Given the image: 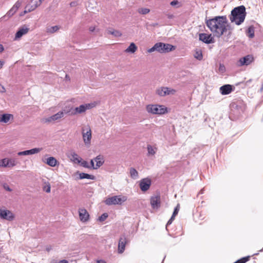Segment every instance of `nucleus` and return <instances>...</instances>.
Here are the masks:
<instances>
[{"label":"nucleus","instance_id":"obj_13","mask_svg":"<svg viewBox=\"0 0 263 263\" xmlns=\"http://www.w3.org/2000/svg\"><path fill=\"white\" fill-rule=\"evenodd\" d=\"M253 57L251 55H247L243 58H240L238 61L237 65L239 66L243 65L248 66L253 61Z\"/></svg>","mask_w":263,"mask_h":263},{"label":"nucleus","instance_id":"obj_50","mask_svg":"<svg viewBox=\"0 0 263 263\" xmlns=\"http://www.w3.org/2000/svg\"><path fill=\"white\" fill-rule=\"evenodd\" d=\"M4 50V48L2 44H0V52H2Z\"/></svg>","mask_w":263,"mask_h":263},{"label":"nucleus","instance_id":"obj_55","mask_svg":"<svg viewBox=\"0 0 263 263\" xmlns=\"http://www.w3.org/2000/svg\"><path fill=\"white\" fill-rule=\"evenodd\" d=\"M237 103L238 102H236V103H233V104H232V106H235V107H238V104H237Z\"/></svg>","mask_w":263,"mask_h":263},{"label":"nucleus","instance_id":"obj_58","mask_svg":"<svg viewBox=\"0 0 263 263\" xmlns=\"http://www.w3.org/2000/svg\"><path fill=\"white\" fill-rule=\"evenodd\" d=\"M158 25V24H157V23H156V24H154V25H153V26H156V25Z\"/></svg>","mask_w":263,"mask_h":263},{"label":"nucleus","instance_id":"obj_47","mask_svg":"<svg viewBox=\"0 0 263 263\" xmlns=\"http://www.w3.org/2000/svg\"><path fill=\"white\" fill-rule=\"evenodd\" d=\"M90 164H91V167H92L93 169H95V165L94 164L93 160H92V159L91 160Z\"/></svg>","mask_w":263,"mask_h":263},{"label":"nucleus","instance_id":"obj_56","mask_svg":"<svg viewBox=\"0 0 263 263\" xmlns=\"http://www.w3.org/2000/svg\"><path fill=\"white\" fill-rule=\"evenodd\" d=\"M74 4H75V3L74 2H71L70 3V5L71 6H74Z\"/></svg>","mask_w":263,"mask_h":263},{"label":"nucleus","instance_id":"obj_17","mask_svg":"<svg viewBox=\"0 0 263 263\" xmlns=\"http://www.w3.org/2000/svg\"><path fill=\"white\" fill-rule=\"evenodd\" d=\"M68 112H69L68 111H65V112H64L63 111H59L56 114L49 117L47 119V121L48 122H51L52 121L58 120L61 119V118L63 117L65 113L67 114Z\"/></svg>","mask_w":263,"mask_h":263},{"label":"nucleus","instance_id":"obj_25","mask_svg":"<svg viewBox=\"0 0 263 263\" xmlns=\"http://www.w3.org/2000/svg\"><path fill=\"white\" fill-rule=\"evenodd\" d=\"M71 160L76 163H80L82 159L75 153L71 154Z\"/></svg>","mask_w":263,"mask_h":263},{"label":"nucleus","instance_id":"obj_35","mask_svg":"<svg viewBox=\"0 0 263 263\" xmlns=\"http://www.w3.org/2000/svg\"><path fill=\"white\" fill-rule=\"evenodd\" d=\"M8 159L4 158L0 160V167H7Z\"/></svg>","mask_w":263,"mask_h":263},{"label":"nucleus","instance_id":"obj_5","mask_svg":"<svg viewBox=\"0 0 263 263\" xmlns=\"http://www.w3.org/2000/svg\"><path fill=\"white\" fill-rule=\"evenodd\" d=\"M82 134L84 142L89 144L91 139V130L89 125H85L82 128Z\"/></svg>","mask_w":263,"mask_h":263},{"label":"nucleus","instance_id":"obj_36","mask_svg":"<svg viewBox=\"0 0 263 263\" xmlns=\"http://www.w3.org/2000/svg\"><path fill=\"white\" fill-rule=\"evenodd\" d=\"M108 216L107 213H104L99 217L98 220L101 222L104 221L108 217Z\"/></svg>","mask_w":263,"mask_h":263},{"label":"nucleus","instance_id":"obj_52","mask_svg":"<svg viewBox=\"0 0 263 263\" xmlns=\"http://www.w3.org/2000/svg\"><path fill=\"white\" fill-rule=\"evenodd\" d=\"M4 64V62L0 61V68H2Z\"/></svg>","mask_w":263,"mask_h":263},{"label":"nucleus","instance_id":"obj_26","mask_svg":"<svg viewBox=\"0 0 263 263\" xmlns=\"http://www.w3.org/2000/svg\"><path fill=\"white\" fill-rule=\"evenodd\" d=\"M17 164V161L15 158L8 159L7 167H12L15 166Z\"/></svg>","mask_w":263,"mask_h":263},{"label":"nucleus","instance_id":"obj_24","mask_svg":"<svg viewBox=\"0 0 263 263\" xmlns=\"http://www.w3.org/2000/svg\"><path fill=\"white\" fill-rule=\"evenodd\" d=\"M79 178L80 179H88L94 180V179H95V176L93 175H89L88 174L81 173L79 174Z\"/></svg>","mask_w":263,"mask_h":263},{"label":"nucleus","instance_id":"obj_15","mask_svg":"<svg viewBox=\"0 0 263 263\" xmlns=\"http://www.w3.org/2000/svg\"><path fill=\"white\" fill-rule=\"evenodd\" d=\"M151 204L153 209H158L160 206L161 199L160 196L157 195L152 196L151 198Z\"/></svg>","mask_w":263,"mask_h":263},{"label":"nucleus","instance_id":"obj_18","mask_svg":"<svg viewBox=\"0 0 263 263\" xmlns=\"http://www.w3.org/2000/svg\"><path fill=\"white\" fill-rule=\"evenodd\" d=\"M232 90V86L229 84L224 85L220 88V91L223 95L230 93Z\"/></svg>","mask_w":263,"mask_h":263},{"label":"nucleus","instance_id":"obj_6","mask_svg":"<svg viewBox=\"0 0 263 263\" xmlns=\"http://www.w3.org/2000/svg\"><path fill=\"white\" fill-rule=\"evenodd\" d=\"M157 51L160 53H166L172 51L175 49V46L161 42L156 43Z\"/></svg>","mask_w":263,"mask_h":263},{"label":"nucleus","instance_id":"obj_32","mask_svg":"<svg viewBox=\"0 0 263 263\" xmlns=\"http://www.w3.org/2000/svg\"><path fill=\"white\" fill-rule=\"evenodd\" d=\"M138 12L142 14H146L150 12V9L146 8H139Z\"/></svg>","mask_w":263,"mask_h":263},{"label":"nucleus","instance_id":"obj_14","mask_svg":"<svg viewBox=\"0 0 263 263\" xmlns=\"http://www.w3.org/2000/svg\"><path fill=\"white\" fill-rule=\"evenodd\" d=\"M151 185V180L148 178L142 179L139 184L140 189L143 192L147 191L149 189Z\"/></svg>","mask_w":263,"mask_h":263},{"label":"nucleus","instance_id":"obj_3","mask_svg":"<svg viewBox=\"0 0 263 263\" xmlns=\"http://www.w3.org/2000/svg\"><path fill=\"white\" fill-rule=\"evenodd\" d=\"M146 110L153 114H164L167 112V108L162 105H148L146 106Z\"/></svg>","mask_w":263,"mask_h":263},{"label":"nucleus","instance_id":"obj_41","mask_svg":"<svg viewBox=\"0 0 263 263\" xmlns=\"http://www.w3.org/2000/svg\"><path fill=\"white\" fill-rule=\"evenodd\" d=\"M179 209H180V205H179V204H178L177 205L175 208L173 214L174 215L176 216L178 214V212L179 211Z\"/></svg>","mask_w":263,"mask_h":263},{"label":"nucleus","instance_id":"obj_48","mask_svg":"<svg viewBox=\"0 0 263 263\" xmlns=\"http://www.w3.org/2000/svg\"><path fill=\"white\" fill-rule=\"evenodd\" d=\"M68 261L65 259H63L56 263H68Z\"/></svg>","mask_w":263,"mask_h":263},{"label":"nucleus","instance_id":"obj_9","mask_svg":"<svg viewBox=\"0 0 263 263\" xmlns=\"http://www.w3.org/2000/svg\"><path fill=\"white\" fill-rule=\"evenodd\" d=\"M95 106L93 103H88V104H82L79 107H77L74 109V112H72V114L75 115L77 114H82L87 109H91Z\"/></svg>","mask_w":263,"mask_h":263},{"label":"nucleus","instance_id":"obj_54","mask_svg":"<svg viewBox=\"0 0 263 263\" xmlns=\"http://www.w3.org/2000/svg\"><path fill=\"white\" fill-rule=\"evenodd\" d=\"M97 263H106V262L103 260H98L97 261Z\"/></svg>","mask_w":263,"mask_h":263},{"label":"nucleus","instance_id":"obj_12","mask_svg":"<svg viewBox=\"0 0 263 263\" xmlns=\"http://www.w3.org/2000/svg\"><path fill=\"white\" fill-rule=\"evenodd\" d=\"M127 243V239L125 235H122L120 236L118 246V252L119 253L121 254L123 253L125 250V246Z\"/></svg>","mask_w":263,"mask_h":263},{"label":"nucleus","instance_id":"obj_16","mask_svg":"<svg viewBox=\"0 0 263 263\" xmlns=\"http://www.w3.org/2000/svg\"><path fill=\"white\" fill-rule=\"evenodd\" d=\"M79 217L81 221L86 222L89 218V214L85 209H80L79 210Z\"/></svg>","mask_w":263,"mask_h":263},{"label":"nucleus","instance_id":"obj_22","mask_svg":"<svg viewBox=\"0 0 263 263\" xmlns=\"http://www.w3.org/2000/svg\"><path fill=\"white\" fill-rule=\"evenodd\" d=\"M12 117V115L9 114H5L2 115L0 118V122L4 123H8L10 119V118Z\"/></svg>","mask_w":263,"mask_h":263},{"label":"nucleus","instance_id":"obj_34","mask_svg":"<svg viewBox=\"0 0 263 263\" xmlns=\"http://www.w3.org/2000/svg\"><path fill=\"white\" fill-rule=\"evenodd\" d=\"M194 58L198 60H202L203 56L201 51H197L194 54Z\"/></svg>","mask_w":263,"mask_h":263},{"label":"nucleus","instance_id":"obj_21","mask_svg":"<svg viewBox=\"0 0 263 263\" xmlns=\"http://www.w3.org/2000/svg\"><path fill=\"white\" fill-rule=\"evenodd\" d=\"M138 48L135 43H132L130 44L129 46L126 48L125 50V52L126 53H134L137 50Z\"/></svg>","mask_w":263,"mask_h":263},{"label":"nucleus","instance_id":"obj_57","mask_svg":"<svg viewBox=\"0 0 263 263\" xmlns=\"http://www.w3.org/2000/svg\"><path fill=\"white\" fill-rule=\"evenodd\" d=\"M222 67H223V66H222ZM220 69H222V66L220 65V68H219Z\"/></svg>","mask_w":263,"mask_h":263},{"label":"nucleus","instance_id":"obj_38","mask_svg":"<svg viewBox=\"0 0 263 263\" xmlns=\"http://www.w3.org/2000/svg\"><path fill=\"white\" fill-rule=\"evenodd\" d=\"M18 156H26L30 155L29 150H26L22 152H19L17 153Z\"/></svg>","mask_w":263,"mask_h":263},{"label":"nucleus","instance_id":"obj_49","mask_svg":"<svg viewBox=\"0 0 263 263\" xmlns=\"http://www.w3.org/2000/svg\"><path fill=\"white\" fill-rule=\"evenodd\" d=\"M89 30L90 32H93L95 30V27L93 26H91L89 27Z\"/></svg>","mask_w":263,"mask_h":263},{"label":"nucleus","instance_id":"obj_59","mask_svg":"<svg viewBox=\"0 0 263 263\" xmlns=\"http://www.w3.org/2000/svg\"><path fill=\"white\" fill-rule=\"evenodd\" d=\"M259 251L260 252H262L263 251V248Z\"/></svg>","mask_w":263,"mask_h":263},{"label":"nucleus","instance_id":"obj_51","mask_svg":"<svg viewBox=\"0 0 263 263\" xmlns=\"http://www.w3.org/2000/svg\"><path fill=\"white\" fill-rule=\"evenodd\" d=\"M167 17L170 19H172L174 17V15L172 14H168L167 15Z\"/></svg>","mask_w":263,"mask_h":263},{"label":"nucleus","instance_id":"obj_19","mask_svg":"<svg viewBox=\"0 0 263 263\" xmlns=\"http://www.w3.org/2000/svg\"><path fill=\"white\" fill-rule=\"evenodd\" d=\"M94 160L96 162V164L95 165V169H98V168H99L100 166H101L103 164V163L104 162L103 156L102 155H100L97 156L94 159Z\"/></svg>","mask_w":263,"mask_h":263},{"label":"nucleus","instance_id":"obj_44","mask_svg":"<svg viewBox=\"0 0 263 263\" xmlns=\"http://www.w3.org/2000/svg\"><path fill=\"white\" fill-rule=\"evenodd\" d=\"M154 51H157V48L156 44L154 45V46L153 47H152L151 48H150L148 50V52H152Z\"/></svg>","mask_w":263,"mask_h":263},{"label":"nucleus","instance_id":"obj_27","mask_svg":"<svg viewBox=\"0 0 263 263\" xmlns=\"http://www.w3.org/2000/svg\"><path fill=\"white\" fill-rule=\"evenodd\" d=\"M129 173H130V176L131 178L135 179H137L138 178V173L135 168H133V167L130 168Z\"/></svg>","mask_w":263,"mask_h":263},{"label":"nucleus","instance_id":"obj_46","mask_svg":"<svg viewBox=\"0 0 263 263\" xmlns=\"http://www.w3.org/2000/svg\"><path fill=\"white\" fill-rule=\"evenodd\" d=\"M179 3L178 1L177 0H174V1H173L171 2L170 3V5L172 6H176V5L178 4Z\"/></svg>","mask_w":263,"mask_h":263},{"label":"nucleus","instance_id":"obj_8","mask_svg":"<svg viewBox=\"0 0 263 263\" xmlns=\"http://www.w3.org/2000/svg\"><path fill=\"white\" fill-rule=\"evenodd\" d=\"M43 0H31L30 3L28 4L23 12V14H26L35 10L42 3Z\"/></svg>","mask_w":263,"mask_h":263},{"label":"nucleus","instance_id":"obj_43","mask_svg":"<svg viewBox=\"0 0 263 263\" xmlns=\"http://www.w3.org/2000/svg\"><path fill=\"white\" fill-rule=\"evenodd\" d=\"M3 187L5 190H6L7 191L11 192L12 191V189L9 187V186L7 183H4L3 184Z\"/></svg>","mask_w":263,"mask_h":263},{"label":"nucleus","instance_id":"obj_23","mask_svg":"<svg viewBox=\"0 0 263 263\" xmlns=\"http://www.w3.org/2000/svg\"><path fill=\"white\" fill-rule=\"evenodd\" d=\"M47 164L52 167L55 166L58 161L56 159L53 157H50L47 159Z\"/></svg>","mask_w":263,"mask_h":263},{"label":"nucleus","instance_id":"obj_20","mask_svg":"<svg viewBox=\"0 0 263 263\" xmlns=\"http://www.w3.org/2000/svg\"><path fill=\"white\" fill-rule=\"evenodd\" d=\"M29 30V28H20L15 34V39L20 38L24 34H26Z\"/></svg>","mask_w":263,"mask_h":263},{"label":"nucleus","instance_id":"obj_30","mask_svg":"<svg viewBox=\"0 0 263 263\" xmlns=\"http://www.w3.org/2000/svg\"><path fill=\"white\" fill-rule=\"evenodd\" d=\"M107 33L108 34L114 35L115 36H116V37L120 36L122 35V33L119 31L116 30L112 29L108 30Z\"/></svg>","mask_w":263,"mask_h":263},{"label":"nucleus","instance_id":"obj_7","mask_svg":"<svg viewBox=\"0 0 263 263\" xmlns=\"http://www.w3.org/2000/svg\"><path fill=\"white\" fill-rule=\"evenodd\" d=\"M175 89L167 87H161L158 88L156 90L157 95L160 97H164L169 95H174L176 93Z\"/></svg>","mask_w":263,"mask_h":263},{"label":"nucleus","instance_id":"obj_37","mask_svg":"<svg viewBox=\"0 0 263 263\" xmlns=\"http://www.w3.org/2000/svg\"><path fill=\"white\" fill-rule=\"evenodd\" d=\"M16 12V8L12 7V8L7 12V16L10 17L12 16Z\"/></svg>","mask_w":263,"mask_h":263},{"label":"nucleus","instance_id":"obj_11","mask_svg":"<svg viewBox=\"0 0 263 263\" xmlns=\"http://www.w3.org/2000/svg\"><path fill=\"white\" fill-rule=\"evenodd\" d=\"M0 217L8 221H12L14 219V216L9 210L0 209Z\"/></svg>","mask_w":263,"mask_h":263},{"label":"nucleus","instance_id":"obj_1","mask_svg":"<svg viewBox=\"0 0 263 263\" xmlns=\"http://www.w3.org/2000/svg\"><path fill=\"white\" fill-rule=\"evenodd\" d=\"M205 23L215 36L220 37L224 35L227 41L231 37L233 28L228 23L226 16H216L206 20Z\"/></svg>","mask_w":263,"mask_h":263},{"label":"nucleus","instance_id":"obj_31","mask_svg":"<svg viewBox=\"0 0 263 263\" xmlns=\"http://www.w3.org/2000/svg\"><path fill=\"white\" fill-rule=\"evenodd\" d=\"M247 33L249 37L253 38L254 36V27L253 26H250L248 28Z\"/></svg>","mask_w":263,"mask_h":263},{"label":"nucleus","instance_id":"obj_28","mask_svg":"<svg viewBox=\"0 0 263 263\" xmlns=\"http://www.w3.org/2000/svg\"><path fill=\"white\" fill-rule=\"evenodd\" d=\"M43 190L44 191H45L46 193H50L51 191V186L49 182H44L43 186Z\"/></svg>","mask_w":263,"mask_h":263},{"label":"nucleus","instance_id":"obj_40","mask_svg":"<svg viewBox=\"0 0 263 263\" xmlns=\"http://www.w3.org/2000/svg\"><path fill=\"white\" fill-rule=\"evenodd\" d=\"M147 151H148V152L149 154H151V155H154L155 153V152L154 151V149L153 148V147L150 146V145H148L147 146Z\"/></svg>","mask_w":263,"mask_h":263},{"label":"nucleus","instance_id":"obj_39","mask_svg":"<svg viewBox=\"0 0 263 263\" xmlns=\"http://www.w3.org/2000/svg\"><path fill=\"white\" fill-rule=\"evenodd\" d=\"M81 165L83 167H85V168H90V166L88 165V163L87 161H81Z\"/></svg>","mask_w":263,"mask_h":263},{"label":"nucleus","instance_id":"obj_33","mask_svg":"<svg viewBox=\"0 0 263 263\" xmlns=\"http://www.w3.org/2000/svg\"><path fill=\"white\" fill-rule=\"evenodd\" d=\"M42 150V148H34L29 150V155H33L40 152Z\"/></svg>","mask_w":263,"mask_h":263},{"label":"nucleus","instance_id":"obj_53","mask_svg":"<svg viewBox=\"0 0 263 263\" xmlns=\"http://www.w3.org/2000/svg\"><path fill=\"white\" fill-rule=\"evenodd\" d=\"M252 81L251 79H250L249 80H248L246 82V85H248Z\"/></svg>","mask_w":263,"mask_h":263},{"label":"nucleus","instance_id":"obj_42","mask_svg":"<svg viewBox=\"0 0 263 263\" xmlns=\"http://www.w3.org/2000/svg\"><path fill=\"white\" fill-rule=\"evenodd\" d=\"M175 216H176L175 215H174L173 214H172L171 218L168 220V221H167V222L166 223V227L170 225L172 223L173 221L175 219Z\"/></svg>","mask_w":263,"mask_h":263},{"label":"nucleus","instance_id":"obj_29","mask_svg":"<svg viewBox=\"0 0 263 263\" xmlns=\"http://www.w3.org/2000/svg\"><path fill=\"white\" fill-rule=\"evenodd\" d=\"M59 27L58 26H54L52 27H49L47 28L46 32L49 33H53L55 32L59 29Z\"/></svg>","mask_w":263,"mask_h":263},{"label":"nucleus","instance_id":"obj_4","mask_svg":"<svg viewBox=\"0 0 263 263\" xmlns=\"http://www.w3.org/2000/svg\"><path fill=\"white\" fill-rule=\"evenodd\" d=\"M127 200V197L125 196H114L111 197H109L107 198L105 200V203L106 204L110 205H116V204H121L123 202Z\"/></svg>","mask_w":263,"mask_h":263},{"label":"nucleus","instance_id":"obj_10","mask_svg":"<svg viewBox=\"0 0 263 263\" xmlns=\"http://www.w3.org/2000/svg\"><path fill=\"white\" fill-rule=\"evenodd\" d=\"M199 40L205 44H211L215 42V39L212 34L201 33L199 34Z\"/></svg>","mask_w":263,"mask_h":263},{"label":"nucleus","instance_id":"obj_2","mask_svg":"<svg viewBox=\"0 0 263 263\" xmlns=\"http://www.w3.org/2000/svg\"><path fill=\"white\" fill-rule=\"evenodd\" d=\"M246 15V8L241 5L234 8L231 11L230 20L231 22H235L237 25L244 22Z\"/></svg>","mask_w":263,"mask_h":263},{"label":"nucleus","instance_id":"obj_45","mask_svg":"<svg viewBox=\"0 0 263 263\" xmlns=\"http://www.w3.org/2000/svg\"><path fill=\"white\" fill-rule=\"evenodd\" d=\"M21 3L19 1L16 2L14 5L13 6V8H16V10L17 11L18 8L21 6Z\"/></svg>","mask_w":263,"mask_h":263}]
</instances>
